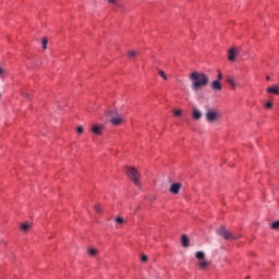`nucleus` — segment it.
<instances>
[{
	"label": "nucleus",
	"instance_id": "1",
	"mask_svg": "<svg viewBox=\"0 0 279 279\" xmlns=\"http://www.w3.org/2000/svg\"><path fill=\"white\" fill-rule=\"evenodd\" d=\"M189 80L191 82V88L194 93H198L202 88H206L208 86V75L203 72L194 71L189 75Z\"/></svg>",
	"mask_w": 279,
	"mask_h": 279
},
{
	"label": "nucleus",
	"instance_id": "2",
	"mask_svg": "<svg viewBox=\"0 0 279 279\" xmlns=\"http://www.w3.org/2000/svg\"><path fill=\"white\" fill-rule=\"evenodd\" d=\"M217 234H218V236H221L222 239H225V241H236V240L241 239V235L232 233L226 227L218 228Z\"/></svg>",
	"mask_w": 279,
	"mask_h": 279
},
{
	"label": "nucleus",
	"instance_id": "3",
	"mask_svg": "<svg viewBox=\"0 0 279 279\" xmlns=\"http://www.w3.org/2000/svg\"><path fill=\"white\" fill-rule=\"evenodd\" d=\"M205 118L207 123H217V121H219V119L221 118V113H219L217 109L207 107Z\"/></svg>",
	"mask_w": 279,
	"mask_h": 279
},
{
	"label": "nucleus",
	"instance_id": "4",
	"mask_svg": "<svg viewBox=\"0 0 279 279\" xmlns=\"http://www.w3.org/2000/svg\"><path fill=\"white\" fill-rule=\"evenodd\" d=\"M195 258L198 260L197 266L199 269L206 270L208 267H210V262L206 260V253H204V251L196 252Z\"/></svg>",
	"mask_w": 279,
	"mask_h": 279
},
{
	"label": "nucleus",
	"instance_id": "5",
	"mask_svg": "<svg viewBox=\"0 0 279 279\" xmlns=\"http://www.w3.org/2000/svg\"><path fill=\"white\" fill-rule=\"evenodd\" d=\"M126 175L138 186V179L141 178V173H138V170L133 167H126Z\"/></svg>",
	"mask_w": 279,
	"mask_h": 279
},
{
	"label": "nucleus",
	"instance_id": "6",
	"mask_svg": "<svg viewBox=\"0 0 279 279\" xmlns=\"http://www.w3.org/2000/svg\"><path fill=\"white\" fill-rule=\"evenodd\" d=\"M238 56H239V50L236 48L229 49L228 60H230V62H234V60H236Z\"/></svg>",
	"mask_w": 279,
	"mask_h": 279
},
{
	"label": "nucleus",
	"instance_id": "7",
	"mask_svg": "<svg viewBox=\"0 0 279 279\" xmlns=\"http://www.w3.org/2000/svg\"><path fill=\"white\" fill-rule=\"evenodd\" d=\"M92 132L93 134H95L96 136H101L102 132H104V126L102 125H97V124H94L92 126Z\"/></svg>",
	"mask_w": 279,
	"mask_h": 279
},
{
	"label": "nucleus",
	"instance_id": "8",
	"mask_svg": "<svg viewBox=\"0 0 279 279\" xmlns=\"http://www.w3.org/2000/svg\"><path fill=\"white\" fill-rule=\"evenodd\" d=\"M180 189H182V184L181 183H173L169 191L170 193H172L173 195H178V193H180Z\"/></svg>",
	"mask_w": 279,
	"mask_h": 279
},
{
	"label": "nucleus",
	"instance_id": "9",
	"mask_svg": "<svg viewBox=\"0 0 279 279\" xmlns=\"http://www.w3.org/2000/svg\"><path fill=\"white\" fill-rule=\"evenodd\" d=\"M110 122L112 123V125H121V123H123V117L113 116V117H111Z\"/></svg>",
	"mask_w": 279,
	"mask_h": 279
},
{
	"label": "nucleus",
	"instance_id": "10",
	"mask_svg": "<svg viewBox=\"0 0 279 279\" xmlns=\"http://www.w3.org/2000/svg\"><path fill=\"white\" fill-rule=\"evenodd\" d=\"M20 229L22 230V232H29V230L32 229V222L26 221V222L22 223L20 226Z\"/></svg>",
	"mask_w": 279,
	"mask_h": 279
},
{
	"label": "nucleus",
	"instance_id": "11",
	"mask_svg": "<svg viewBox=\"0 0 279 279\" xmlns=\"http://www.w3.org/2000/svg\"><path fill=\"white\" fill-rule=\"evenodd\" d=\"M267 93H269L270 95H279V86L274 85L271 87H268Z\"/></svg>",
	"mask_w": 279,
	"mask_h": 279
},
{
	"label": "nucleus",
	"instance_id": "12",
	"mask_svg": "<svg viewBox=\"0 0 279 279\" xmlns=\"http://www.w3.org/2000/svg\"><path fill=\"white\" fill-rule=\"evenodd\" d=\"M192 117L195 119V121H199V119H202V111L194 108L192 111Z\"/></svg>",
	"mask_w": 279,
	"mask_h": 279
},
{
	"label": "nucleus",
	"instance_id": "13",
	"mask_svg": "<svg viewBox=\"0 0 279 279\" xmlns=\"http://www.w3.org/2000/svg\"><path fill=\"white\" fill-rule=\"evenodd\" d=\"M87 254L92 256V258H95L99 254V250L89 247L87 248Z\"/></svg>",
	"mask_w": 279,
	"mask_h": 279
},
{
	"label": "nucleus",
	"instance_id": "14",
	"mask_svg": "<svg viewBox=\"0 0 279 279\" xmlns=\"http://www.w3.org/2000/svg\"><path fill=\"white\" fill-rule=\"evenodd\" d=\"M227 82L230 84L231 88H236V81H234V77L232 76H227Z\"/></svg>",
	"mask_w": 279,
	"mask_h": 279
},
{
	"label": "nucleus",
	"instance_id": "15",
	"mask_svg": "<svg viewBox=\"0 0 279 279\" xmlns=\"http://www.w3.org/2000/svg\"><path fill=\"white\" fill-rule=\"evenodd\" d=\"M211 88H213V90H221V88H222L221 83H219V81H214L211 83Z\"/></svg>",
	"mask_w": 279,
	"mask_h": 279
},
{
	"label": "nucleus",
	"instance_id": "16",
	"mask_svg": "<svg viewBox=\"0 0 279 279\" xmlns=\"http://www.w3.org/2000/svg\"><path fill=\"white\" fill-rule=\"evenodd\" d=\"M138 56V51L137 50H129L128 51V57L131 59V60H134V58H136Z\"/></svg>",
	"mask_w": 279,
	"mask_h": 279
},
{
	"label": "nucleus",
	"instance_id": "17",
	"mask_svg": "<svg viewBox=\"0 0 279 279\" xmlns=\"http://www.w3.org/2000/svg\"><path fill=\"white\" fill-rule=\"evenodd\" d=\"M181 243L184 247H189V236L186 234L182 235Z\"/></svg>",
	"mask_w": 279,
	"mask_h": 279
},
{
	"label": "nucleus",
	"instance_id": "18",
	"mask_svg": "<svg viewBox=\"0 0 279 279\" xmlns=\"http://www.w3.org/2000/svg\"><path fill=\"white\" fill-rule=\"evenodd\" d=\"M116 223H119L120 226H122L123 223H125V220L123 219V217L121 216H118L116 219H114Z\"/></svg>",
	"mask_w": 279,
	"mask_h": 279
},
{
	"label": "nucleus",
	"instance_id": "19",
	"mask_svg": "<svg viewBox=\"0 0 279 279\" xmlns=\"http://www.w3.org/2000/svg\"><path fill=\"white\" fill-rule=\"evenodd\" d=\"M270 228H271V230H279V220L272 222L271 226H270Z\"/></svg>",
	"mask_w": 279,
	"mask_h": 279
},
{
	"label": "nucleus",
	"instance_id": "20",
	"mask_svg": "<svg viewBox=\"0 0 279 279\" xmlns=\"http://www.w3.org/2000/svg\"><path fill=\"white\" fill-rule=\"evenodd\" d=\"M47 37H44L43 40H41V45H43V49H47Z\"/></svg>",
	"mask_w": 279,
	"mask_h": 279
},
{
	"label": "nucleus",
	"instance_id": "21",
	"mask_svg": "<svg viewBox=\"0 0 279 279\" xmlns=\"http://www.w3.org/2000/svg\"><path fill=\"white\" fill-rule=\"evenodd\" d=\"M94 210L95 213H101V205H95Z\"/></svg>",
	"mask_w": 279,
	"mask_h": 279
},
{
	"label": "nucleus",
	"instance_id": "22",
	"mask_svg": "<svg viewBox=\"0 0 279 279\" xmlns=\"http://www.w3.org/2000/svg\"><path fill=\"white\" fill-rule=\"evenodd\" d=\"M76 132L77 134H84V126H77Z\"/></svg>",
	"mask_w": 279,
	"mask_h": 279
},
{
	"label": "nucleus",
	"instance_id": "23",
	"mask_svg": "<svg viewBox=\"0 0 279 279\" xmlns=\"http://www.w3.org/2000/svg\"><path fill=\"white\" fill-rule=\"evenodd\" d=\"M159 75H160V77H162L163 80H167V74H165V71L159 70Z\"/></svg>",
	"mask_w": 279,
	"mask_h": 279
},
{
	"label": "nucleus",
	"instance_id": "24",
	"mask_svg": "<svg viewBox=\"0 0 279 279\" xmlns=\"http://www.w3.org/2000/svg\"><path fill=\"white\" fill-rule=\"evenodd\" d=\"M107 1V3H110L111 5H117L118 0H104Z\"/></svg>",
	"mask_w": 279,
	"mask_h": 279
},
{
	"label": "nucleus",
	"instance_id": "25",
	"mask_svg": "<svg viewBox=\"0 0 279 279\" xmlns=\"http://www.w3.org/2000/svg\"><path fill=\"white\" fill-rule=\"evenodd\" d=\"M173 114L174 117H182V110H175Z\"/></svg>",
	"mask_w": 279,
	"mask_h": 279
},
{
	"label": "nucleus",
	"instance_id": "26",
	"mask_svg": "<svg viewBox=\"0 0 279 279\" xmlns=\"http://www.w3.org/2000/svg\"><path fill=\"white\" fill-rule=\"evenodd\" d=\"M141 260H142L143 263H147V260H148L147 255H142Z\"/></svg>",
	"mask_w": 279,
	"mask_h": 279
},
{
	"label": "nucleus",
	"instance_id": "27",
	"mask_svg": "<svg viewBox=\"0 0 279 279\" xmlns=\"http://www.w3.org/2000/svg\"><path fill=\"white\" fill-rule=\"evenodd\" d=\"M274 104L271 102H266L265 107L269 110L270 108H272Z\"/></svg>",
	"mask_w": 279,
	"mask_h": 279
},
{
	"label": "nucleus",
	"instance_id": "28",
	"mask_svg": "<svg viewBox=\"0 0 279 279\" xmlns=\"http://www.w3.org/2000/svg\"><path fill=\"white\" fill-rule=\"evenodd\" d=\"M3 73H5V70H3V68L0 66V77L3 76Z\"/></svg>",
	"mask_w": 279,
	"mask_h": 279
},
{
	"label": "nucleus",
	"instance_id": "29",
	"mask_svg": "<svg viewBox=\"0 0 279 279\" xmlns=\"http://www.w3.org/2000/svg\"><path fill=\"white\" fill-rule=\"evenodd\" d=\"M218 80H223V75H221V72H218Z\"/></svg>",
	"mask_w": 279,
	"mask_h": 279
},
{
	"label": "nucleus",
	"instance_id": "30",
	"mask_svg": "<svg viewBox=\"0 0 279 279\" xmlns=\"http://www.w3.org/2000/svg\"><path fill=\"white\" fill-rule=\"evenodd\" d=\"M22 97H29V94L23 92V93H22Z\"/></svg>",
	"mask_w": 279,
	"mask_h": 279
},
{
	"label": "nucleus",
	"instance_id": "31",
	"mask_svg": "<svg viewBox=\"0 0 279 279\" xmlns=\"http://www.w3.org/2000/svg\"><path fill=\"white\" fill-rule=\"evenodd\" d=\"M267 82H269L271 78L269 76L266 77Z\"/></svg>",
	"mask_w": 279,
	"mask_h": 279
}]
</instances>
